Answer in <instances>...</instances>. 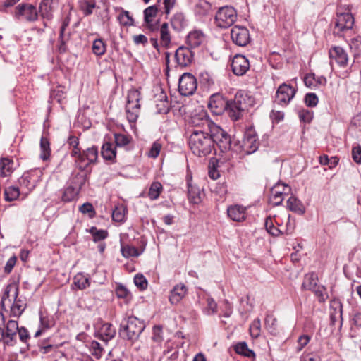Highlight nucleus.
I'll return each instance as SVG.
<instances>
[{
    "label": "nucleus",
    "mask_w": 361,
    "mask_h": 361,
    "mask_svg": "<svg viewBox=\"0 0 361 361\" xmlns=\"http://www.w3.org/2000/svg\"><path fill=\"white\" fill-rule=\"evenodd\" d=\"M188 143L192 153L198 157H205L214 149V140L209 131L192 130Z\"/></svg>",
    "instance_id": "obj_1"
},
{
    "label": "nucleus",
    "mask_w": 361,
    "mask_h": 361,
    "mask_svg": "<svg viewBox=\"0 0 361 361\" xmlns=\"http://www.w3.org/2000/svg\"><path fill=\"white\" fill-rule=\"evenodd\" d=\"M18 287L16 283H11L7 286L1 299V306L4 310L6 307L11 309V315L18 317L25 310V304L18 299Z\"/></svg>",
    "instance_id": "obj_2"
},
{
    "label": "nucleus",
    "mask_w": 361,
    "mask_h": 361,
    "mask_svg": "<svg viewBox=\"0 0 361 361\" xmlns=\"http://www.w3.org/2000/svg\"><path fill=\"white\" fill-rule=\"evenodd\" d=\"M140 92L135 89L129 90L127 96L126 112L128 120L130 122L136 121L140 109Z\"/></svg>",
    "instance_id": "obj_3"
},
{
    "label": "nucleus",
    "mask_w": 361,
    "mask_h": 361,
    "mask_svg": "<svg viewBox=\"0 0 361 361\" xmlns=\"http://www.w3.org/2000/svg\"><path fill=\"white\" fill-rule=\"evenodd\" d=\"M144 329L143 323L135 317H129L122 324L121 335L128 340L137 339Z\"/></svg>",
    "instance_id": "obj_4"
},
{
    "label": "nucleus",
    "mask_w": 361,
    "mask_h": 361,
    "mask_svg": "<svg viewBox=\"0 0 361 361\" xmlns=\"http://www.w3.org/2000/svg\"><path fill=\"white\" fill-rule=\"evenodd\" d=\"M18 331V322L11 319L5 324L4 316L0 313V341H4L6 343L9 344L16 337Z\"/></svg>",
    "instance_id": "obj_5"
},
{
    "label": "nucleus",
    "mask_w": 361,
    "mask_h": 361,
    "mask_svg": "<svg viewBox=\"0 0 361 361\" xmlns=\"http://www.w3.org/2000/svg\"><path fill=\"white\" fill-rule=\"evenodd\" d=\"M189 125L194 127L192 130H205L210 131L212 126H214L209 118L207 112L204 110L200 109L194 113L189 119Z\"/></svg>",
    "instance_id": "obj_6"
},
{
    "label": "nucleus",
    "mask_w": 361,
    "mask_h": 361,
    "mask_svg": "<svg viewBox=\"0 0 361 361\" xmlns=\"http://www.w3.org/2000/svg\"><path fill=\"white\" fill-rule=\"evenodd\" d=\"M235 10L231 6H224L219 9L215 16L216 25L221 28L231 26L236 20Z\"/></svg>",
    "instance_id": "obj_7"
},
{
    "label": "nucleus",
    "mask_w": 361,
    "mask_h": 361,
    "mask_svg": "<svg viewBox=\"0 0 361 361\" xmlns=\"http://www.w3.org/2000/svg\"><path fill=\"white\" fill-rule=\"evenodd\" d=\"M209 132L214 140V145L216 143L221 152H226L231 149V137L221 128L214 124V126H212V130Z\"/></svg>",
    "instance_id": "obj_8"
},
{
    "label": "nucleus",
    "mask_w": 361,
    "mask_h": 361,
    "mask_svg": "<svg viewBox=\"0 0 361 361\" xmlns=\"http://www.w3.org/2000/svg\"><path fill=\"white\" fill-rule=\"evenodd\" d=\"M98 157V149L95 147L87 149L76 157L75 164L80 170H85L91 164L94 163Z\"/></svg>",
    "instance_id": "obj_9"
},
{
    "label": "nucleus",
    "mask_w": 361,
    "mask_h": 361,
    "mask_svg": "<svg viewBox=\"0 0 361 361\" xmlns=\"http://www.w3.org/2000/svg\"><path fill=\"white\" fill-rule=\"evenodd\" d=\"M354 25V18L349 12L337 11L335 20L334 32L339 34L345 30H350Z\"/></svg>",
    "instance_id": "obj_10"
},
{
    "label": "nucleus",
    "mask_w": 361,
    "mask_h": 361,
    "mask_svg": "<svg viewBox=\"0 0 361 361\" xmlns=\"http://www.w3.org/2000/svg\"><path fill=\"white\" fill-rule=\"evenodd\" d=\"M196 78L190 73H185L179 79L178 90L182 95L193 94L197 90Z\"/></svg>",
    "instance_id": "obj_11"
},
{
    "label": "nucleus",
    "mask_w": 361,
    "mask_h": 361,
    "mask_svg": "<svg viewBox=\"0 0 361 361\" xmlns=\"http://www.w3.org/2000/svg\"><path fill=\"white\" fill-rule=\"evenodd\" d=\"M15 16L18 19L35 21L37 19L38 13L36 7L33 5L23 4L16 8Z\"/></svg>",
    "instance_id": "obj_12"
},
{
    "label": "nucleus",
    "mask_w": 361,
    "mask_h": 361,
    "mask_svg": "<svg viewBox=\"0 0 361 361\" xmlns=\"http://www.w3.org/2000/svg\"><path fill=\"white\" fill-rule=\"evenodd\" d=\"M259 147V142L257 137V135L255 131L252 129L247 130L242 140L241 147L242 150L245 154L254 153Z\"/></svg>",
    "instance_id": "obj_13"
},
{
    "label": "nucleus",
    "mask_w": 361,
    "mask_h": 361,
    "mask_svg": "<svg viewBox=\"0 0 361 361\" xmlns=\"http://www.w3.org/2000/svg\"><path fill=\"white\" fill-rule=\"evenodd\" d=\"M231 37L233 42L240 47L247 45L250 40L248 30L243 26H234L231 31Z\"/></svg>",
    "instance_id": "obj_14"
},
{
    "label": "nucleus",
    "mask_w": 361,
    "mask_h": 361,
    "mask_svg": "<svg viewBox=\"0 0 361 361\" xmlns=\"http://www.w3.org/2000/svg\"><path fill=\"white\" fill-rule=\"evenodd\" d=\"M295 90L290 85H281L276 94V102L282 106L287 105L295 96Z\"/></svg>",
    "instance_id": "obj_15"
},
{
    "label": "nucleus",
    "mask_w": 361,
    "mask_h": 361,
    "mask_svg": "<svg viewBox=\"0 0 361 361\" xmlns=\"http://www.w3.org/2000/svg\"><path fill=\"white\" fill-rule=\"evenodd\" d=\"M290 190L288 185L281 183H276L271 190L270 201L274 205H279L284 195H287Z\"/></svg>",
    "instance_id": "obj_16"
},
{
    "label": "nucleus",
    "mask_w": 361,
    "mask_h": 361,
    "mask_svg": "<svg viewBox=\"0 0 361 361\" xmlns=\"http://www.w3.org/2000/svg\"><path fill=\"white\" fill-rule=\"evenodd\" d=\"M232 71L236 75H243L250 68L247 59L240 54H236L231 63Z\"/></svg>",
    "instance_id": "obj_17"
},
{
    "label": "nucleus",
    "mask_w": 361,
    "mask_h": 361,
    "mask_svg": "<svg viewBox=\"0 0 361 361\" xmlns=\"http://www.w3.org/2000/svg\"><path fill=\"white\" fill-rule=\"evenodd\" d=\"M233 102L245 111L255 104V99L250 92L241 90L236 93Z\"/></svg>",
    "instance_id": "obj_18"
},
{
    "label": "nucleus",
    "mask_w": 361,
    "mask_h": 361,
    "mask_svg": "<svg viewBox=\"0 0 361 361\" xmlns=\"http://www.w3.org/2000/svg\"><path fill=\"white\" fill-rule=\"evenodd\" d=\"M188 288L183 283L176 285L170 291L169 300L171 305L178 304L187 295Z\"/></svg>",
    "instance_id": "obj_19"
},
{
    "label": "nucleus",
    "mask_w": 361,
    "mask_h": 361,
    "mask_svg": "<svg viewBox=\"0 0 361 361\" xmlns=\"http://www.w3.org/2000/svg\"><path fill=\"white\" fill-rule=\"evenodd\" d=\"M192 51L187 47H179L175 54V58L178 64L180 66H186L190 64L192 60Z\"/></svg>",
    "instance_id": "obj_20"
},
{
    "label": "nucleus",
    "mask_w": 361,
    "mask_h": 361,
    "mask_svg": "<svg viewBox=\"0 0 361 361\" xmlns=\"http://www.w3.org/2000/svg\"><path fill=\"white\" fill-rule=\"evenodd\" d=\"M228 102H226L220 95H212L209 101L208 106L215 114H221L226 109Z\"/></svg>",
    "instance_id": "obj_21"
},
{
    "label": "nucleus",
    "mask_w": 361,
    "mask_h": 361,
    "mask_svg": "<svg viewBox=\"0 0 361 361\" xmlns=\"http://www.w3.org/2000/svg\"><path fill=\"white\" fill-rule=\"evenodd\" d=\"M228 216L234 221H243L245 219L246 208L235 204L228 207L227 209Z\"/></svg>",
    "instance_id": "obj_22"
},
{
    "label": "nucleus",
    "mask_w": 361,
    "mask_h": 361,
    "mask_svg": "<svg viewBox=\"0 0 361 361\" xmlns=\"http://www.w3.org/2000/svg\"><path fill=\"white\" fill-rule=\"evenodd\" d=\"M58 3V0H42L39 6L41 16L44 18L50 19Z\"/></svg>",
    "instance_id": "obj_23"
},
{
    "label": "nucleus",
    "mask_w": 361,
    "mask_h": 361,
    "mask_svg": "<svg viewBox=\"0 0 361 361\" xmlns=\"http://www.w3.org/2000/svg\"><path fill=\"white\" fill-rule=\"evenodd\" d=\"M116 329L109 323H105L97 331V336L104 342L112 339L116 335Z\"/></svg>",
    "instance_id": "obj_24"
},
{
    "label": "nucleus",
    "mask_w": 361,
    "mask_h": 361,
    "mask_svg": "<svg viewBox=\"0 0 361 361\" xmlns=\"http://www.w3.org/2000/svg\"><path fill=\"white\" fill-rule=\"evenodd\" d=\"M329 56L332 60H335V61L340 66H345L347 64V54L343 49L340 47H335L330 49Z\"/></svg>",
    "instance_id": "obj_25"
},
{
    "label": "nucleus",
    "mask_w": 361,
    "mask_h": 361,
    "mask_svg": "<svg viewBox=\"0 0 361 361\" xmlns=\"http://www.w3.org/2000/svg\"><path fill=\"white\" fill-rule=\"evenodd\" d=\"M16 164L12 159L3 157L0 160V175L3 177L9 176L14 171Z\"/></svg>",
    "instance_id": "obj_26"
},
{
    "label": "nucleus",
    "mask_w": 361,
    "mask_h": 361,
    "mask_svg": "<svg viewBox=\"0 0 361 361\" xmlns=\"http://www.w3.org/2000/svg\"><path fill=\"white\" fill-rule=\"evenodd\" d=\"M160 360H175L180 359V360L185 361L187 357L183 350H178L177 348H171L166 351H164L163 356L159 357Z\"/></svg>",
    "instance_id": "obj_27"
},
{
    "label": "nucleus",
    "mask_w": 361,
    "mask_h": 361,
    "mask_svg": "<svg viewBox=\"0 0 361 361\" xmlns=\"http://www.w3.org/2000/svg\"><path fill=\"white\" fill-rule=\"evenodd\" d=\"M304 82L307 87L313 88L318 85H325L326 79L323 76H316L314 73L307 75L304 78Z\"/></svg>",
    "instance_id": "obj_28"
},
{
    "label": "nucleus",
    "mask_w": 361,
    "mask_h": 361,
    "mask_svg": "<svg viewBox=\"0 0 361 361\" xmlns=\"http://www.w3.org/2000/svg\"><path fill=\"white\" fill-rule=\"evenodd\" d=\"M159 37L161 44L168 48L171 44V35L168 23H163L159 28Z\"/></svg>",
    "instance_id": "obj_29"
},
{
    "label": "nucleus",
    "mask_w": 361,
    "mask_h": 361,
    "mask_svg": "<svg viewBox=\"0 0 361 361\" xmlns=\"http://www.w3.org/2000/svg\"><path fill=\"white\" fill-rule=\"evenodd\" d=\"M203 40V34L201 32L197 30L190 32L187 37L188 44L192 48L200 45Z\"/></svg>",
    "instance_id": "obj_30"
},
{
    "label": "nucleus",
    "mask_w": 361,
    "mask_h": 361,
    "mask_svg": "<svg viewBox=\"0 0 361 361\" xmlns=\"http://www.w3.org/2000/svg\"><path fill=\"white\" fill-rule=\"evenodd\" d=\"M51 156L50 143L47 138L42 137L40 140L39 157L44 161L49 159Z\"/></svg>",
    "instance_id": "obj_31"
},
{
    "label": "nucleus",
    "mask_w": 361,
    "mask_h": 361,
    "mask_svg": "<svg viewBox=\"0 0 361 361\" xmlns=\"http://www.w3.org/2000/svg\"><path fill=\"white\" fill-rule=\"evenodd\" d=\"M102 156L106 160L112 161L116 157V150L112 143L105 142L102 147Z\"/></svg>",
    "instance_id": "obj_32"
},
{
    "label": "nucleus",
    "mask_w": 361,
    "mask_h": 361,
    "mask_svg": "<svg viewBox=\"0 0 361 361\" xmlns=\"http://www.w3.org/2000/svg\"><path fill=\"white\" fill-rule=\"evenodd\" d=\"M287 207L290 210L300 214L305 212V208L301 202L293 196L290 197L287 200Z\"/></svg>",
    "instance_id": "obj_33"
},
{
    "label": "nucleus",
    "mask_w": 361,
    "mask_h": 361,
    "mask_svg": "<svg viewBox=\"0 0 361 361\" xmlns=\"http://www.w3.org/2000/svg\"><path fill=\"white\" fill-rule=\"evenodd\" d=\"M226 109L228 111L229 116L233 121L238 120L242 116L243 112L244 111L243 109H240V106L233 102L228 103Z\"/></svg>",
    "instance_id": "obj_34"
},
{
    "label": "nucleus",
    "mask_w": 361,
    "mask_h": 361,
    "mask_svg": "<svg viewBox=\"0 0 361 361\" xmlns=\"http://www.w3.org/2000/svg\"><path fill=\"white\" fill-rule=\"evenodd\" d=\"M117 9L121 11L120 13L117 17L119 23L123 26L129 27L133 25L134 20L133 17L130 15V13L127 11H124L121 8Z\"/></svg>",
    "instance_id": "obj_35"
},
{
    "label": "nucleus",
    "mask_w": 361,
    "mask_h": 361,
    "mask_svg": "<svg viewBox=\"0 0 361 361\" xmlns=\"http://www.w3.org/2000/svg\"><path fill=\"white\" fill-rule=\"evenodd\" d=\"M171 25L174 30L180 31L186 26V20L183 13H176L171 19Z\"/></svg>",
    "instance_id": "obj_36"
},
{
    "label": "nucleus",
    "mask_w": 361,
    "mask_h": 361,
    "mask_svg": "<svg viewBox=\"0 0 361 361\" xmlns=\"http://www.w3.org/2000/svg\"><path fill=\"white\" fill-rule=\"evenodd\" d=\"M36 178H32L31 173H25L20 180L22 186L27 188L28 190H33L36 186Z\"/></svg>",
    "instance_id": "obj_37"
},
{
    "label": "nucleus",
    "mask_w": 361,
    "mask_h": 361,
    "mask_svg": "<svg viewBox=\"0 0 361 361\" xmlns=\"http://www.w3.org/2000/svg\"><path fill=\"white\" fill-rule=\"evenodd\" d=\"M114 141L116 147L126 148L132 141V137L122 133L114 134Z\"/></svg>",
    "instance_id": "obj_38"
},
{
    "label": "nucleus",
    "mask_w": 361,
    "mask_h": 361,
    "mask_svg": "<svg viewBox=\"0 0 361 361\" xmlns=\"http://www.w3.org/2000/svg\"><path fill=\"white\" fill-rule=\"evenodd\" d=\"M317 277L314 274H308L305 276L302 288L304 290H314L316 288Z\"/></svg>",
    "instance_id": "obj_39"
},
{
    "label": "nucleus",
    "mask_w": 361,
    "mask_h": 361,
    "mask_svg": "<svg viewBox=\"0 0 361 361\" xmlns=\"http://www.w3.org/2000/svg\"><path fill=\"white\" fill-rule=\"evenodd\" d=\"M234 348L235 351L239 355H242L249 358L255 357V353L248 348L245 342L238 343L235 345Z\"/></svg>",
    "instance_id": "obj_40"
},
{
    "label": "nucleus",
    "mask_w": 361,
    "mask_h": 361,
    "mask_svg": "<svg viewBox=\"0 0 361 361\" xmlns=\"http://www.w3.org/2000/svg\"><path fill=\"white\" fill-rule=\"evenodd\" d=\"M188 198L192 204H198L201 202L200 190L198 188L188 184Z\"/></svg>",
    "instance_id": "obj_41"
},
{
    "label": "nucleus",
    "mask_w": 361,
    "mask_h": 361,
    "mask_svg": "<svg viewBox=\"0 0 361 361\" xmlns=\"http://www.w3.org/2000/svg\"><path fill=\"white\" fill-rule=\"evenodd\" d=\"M274 221L279 225L276 220L273 219L271 217H268L265 220L264 226L269 233L273 236H278L281 233V231L274 226Z\"/></svg>",
    "instance_id": "obj_42"
},
{
    "label": "nucleus",
    "mask_w": 361,
    "mask_h": 361,
    "mask_svg": "<svg viewBox=\"0 0 361 361\" xmlns=\"http://www.w3.org/2000/svg\"><path fill=\"white\" fill-rule=\"evenodd\" d=\"M73 281L74 285L80 290H83L90 286L89 279L81 273L77 274Z\"/></svg>",
    "instance_id": "obj_43"
},
{
    "label": "nucleus",
    "mask_w": 361,
    "mask_h": 361,
    "mask_svg": "<svg viewBox=\"0 0 361 361\" xmlns=\"http://www.w3.org/2000/svg\"><path fill=\"white\" fill-rule=\"evenodd\" d=\"M80 190V188H75L73 186L67 187L63 194L62 199L65 202H70L74 200Z\"/></svg>",
    "instance_id": "obj_44"
},
{
    "label": "nucleus",
    "mask_w": 361,
    "mask_h": 361,
    "mask_svg": "<svg viewBox=\"0 0 361 361\" xmlns=\"http://www.w3.org/2000/svg\"><path fill=\"white\" fill-rule=\"evenodd\" d=\"M20 195V191L18 187L10 186L5 189L4 196L6 201H13L18 198Z\"/></svg>",
    "instance_id": "obj_45"
},
{
    "label": "nucleus",
    "mask_w": 361,
    "mask_h": 361,
    "mask_svg": "<svg viewBox=\"0 0 361 361\" xmlns=\"http://www.w3.org/2000/svg\"><path fill=\"white\" fill-rule=\"evenodd\" d=\"M331 307L334 310V312L331 313L332 322H334L338 318L342 319L343 307L341 303L334 300L331 302Z\"/></svg>",
    "instance_id": "obj_46"
},
{
    "label": "nucleus",
    "mask_w": 361,
    "mask_h": 361,
    "mask_svg": "<svg viewBox=\"0 0 361 361\" xmlns=\"http://www.w3.org/2000/svg\"><path fill=\"white\" fill-rule=\"evenodd\" d=\"M95 6V0H83L80 2V8L86 16L92 14Z\"/></svg>",
    "instance_id": "obj_47"
},
{
    "label": "nucleus",
    "mask_w": 361,
    "mask_h": 361,
    "mask_svg": "<svg viewBox=\"0 0 361 361\" xmlns=\"http://www.w3.org/2000/svg\"><path fill=\"white\" fill-rule=\"evenodd\" d=\"M162 190V185L159 182H154L151 185L148 195L152 200H156L159 197Z\"/></svg>",
    "instance_id": "obj_48"
},
{
    "label": "nucleus",
    "mask_w": 361,
    "mask_h": 361,
    "mask_svg": "<svg viewBox=\"0 0 361 361\" xmlns=\"http://www.w3.org/2000/svg\"><path fill=\"white\" fill-rule=\"evenodd\" d=\"M92 51L97 56L103 55L106 51L104 42L101 39H95L92 44Z\"/></svg>",
    "instance_id": "obj_49"
},
{
    "label": "nucleus",
    "mask_w": 361,
    "mask_h": 361,
    "mask_svg": "<svg viewBox=\"0 0 361 361\" xmlns=\"http://www.w3.org/2000/svg\"><path fill=\"white\" fill-rule=\"evenodd\" d=\"M90 350L95 359L99 360L102 358L104 350L97 341H94L91 343Z\"/></svg>",
    "instance_id": "obj_50"
},
{
    "label": "nucleus",
    "mask_w": 361,
    "mask_h": 361,
    "mask_svg": "<svg viewBox=\"0 0 361 361\" xmlns=\"http://www.w3.org/2000/svg\"><path fill=\"white\" fill-rule=\"evenodd\" d=\"M68 144L73 147L71 151V156L76 158L80 154V149L78 148L79 140L77 137L70 136L68 140Z\"/></svg>",
    "instance_id": "obj_51"
},
{
    "label": "nucleus",
    "mask_w": 361,
    "mask_h": 361,
    "mask_svg": "<svg viewBox=\"0 0 361 361\" xmlns=\"http://www.w3.org/2000/svg\"><path fill=\"white\" fill-rule=\"evenodd\" d=\"M261 332V322L259 319H255L250 326V333L252 338H257Z\"/></svg>",
    "instance_id": "obj_52"
},
{
    "label": "nucleus",
    "mask_w": 361,
    "mask_h": 361,
    "mask_svg": "<svg viewBox=\"0 0 361 361\" xmlns=\"http://www.w3.org/2000/svg\"><path fill=\"white\" fill-rule=\"evenodd\" d=\"M121 253L122 255L126 258L130 257H137L140 255L136 247L130 245L122 246Z\"/></svg>",
    "instance_id": "obj_53"
},
{
    "label": "nucleus",
    "mask_w": 361,
    "mask_h": 361,
    "mask_svg": "<svg viewBox=\"0 0 361 361\" xmlns=\"http://www.w3.org/2000/svg\"><path fill=\"white\" fill-rule=\"evenodd\" d=\"M79 210L84 214H88L89 217L92 218L95 216V210L91 203L86 202L82 204Z\"/></svg>",
    "instance_id": "obj_54"
},
{
    "label": "nucleus",
    "mask_w": 361,
    "mask_h": 361,
    "mask_svg": "<svg viewBox=\"0 0 361 361\" xmlns=\"http://www.w3.org/2000/svg\"><path fill=\"white\" fill-rule=\"evenodd\" d=\"M157 12V9L154 6H149L144 11L145 20L148 25L152 21V18L156 16Z\"/></svg>",
    "instance_id": "obj_55"
},
{
    "label": "nucleus",
    "mask_w": 361,
    "mask_h": 361,
    "mask_svg": "<svg viewBox=\"0 0 361 361\" xmlns=\"http://www.w3.org/2000/svg\"><path fill=\"white\" fill-rule=\"evenodd\" d=\"M315 295L319 298L320 302H324L328 298L326 290L323 286H317L314 290H312Z\"/></svg>",
    "instance_id": "obj_56"
},
{
    "label": "nucleus",
    "mask_w": 361,
    "mask_h": 361,
    "mask_svg": "<svg viewBox=\"0 0 361 361\" xmlns=\"http://www.w3.org/2000/svg\"><path fill=\"white\" fill-rule=\"evenodd\" d=\"M125 218V211L122 207H116L112 212V219L117 222H121Z\"/></svg>",
    "instance_id": "obj_57"
},
{
    "label": "nucleus",
    "mask_w": 361,
    "mask_h": 361,
    "mask_svg": "<svg viewBox=\"0 0 361 361\" xmlns=\"http://www.w3.org/2000/svg\"><path fill=\"white\" fill-rule=\"evenodd\" d=\"M350 47L355 54H360L361 52V37L352 39Z\"/></svg>",
    "instance_id": "obj_58"
},
{
    "label": "nucleus",
    "mask_w": 361,
    "mask_h": 361,
    "mask_svg": "<svg viewBox=\"0 0 361 361\" xmlns=\"http://www.w3.org/2000/svg\"><path fill=\"white\" fill-rule=\"evenodd\" d=\"M134 283L136 286L142 290H145L147 287V281L146 279L140 274H137L134 277Z\"/></svg>",
    "instance_id": "obj_59"
},
{
    "label": "nucleus",
    "mask_w": 361,
    "mask_h": 361,
    "mask_svg": "<svg viewBox=\"0 0 361 361\" xmlns=\"http://www.w3.org/2000/svg\"><path fill=\"white\" fill-rule=\"evenodd\" d=\"M305 104L308 106H315L318 103V97L314 93L307 94L305 98Z\"/></svg>",
    "instance_id": "obj_60"
},
{
    "label": "nucleus",
    "mask_w": 361,
    "mask_h": 361,
    "mask_svg": "<svg viewBox=\"0 0 361 361\" xmlns=\"http://www.w3.org/2000/svg\"><path fill=\"white\" fill-rule=\"evenodd\" d=\"M161 149V145L158 142H155L153 143L149 153L148 156L152 158H156L159 154L160 150Z\"/></svg>",
    "instance_id": "obj_61"
},
{
    "label": "nucleus",
    "mask_w": 361,
    "mask_h": 361,
    "mask_svg": "<svg viewBox=\"0 0 361 361\" xmlns=\"http://www.w3.org/2000/svg\"><path fill=\"white\" fill-rule=\"evenodd\" d=\"M300 119L305 123H310L313 118V114L309 110L302 109L299 111Z\"/></svg>",
    "instance_id": "obj_62"
},
{
    "label": "nucleus",
    "mask_w": 361,
    "mask_h": 361,
    "mask_svg": "<svg viewBox=\"0 0 361 361\" xmlns=\"http://www.w3.org/2000/svg\"><path fill=\"white\" fill-rule=\"evenodd\" d=\"M91 233H92L94 241L103 240V239L106 238L107 236V233L105 231H104V230L97 231L94 228H92L91 229Z\"/></svg>",
    "instance_id": "obj_63"
},
{
    "label": "nucleus",
    "mask_w": 361,
    "mask_h": 361,
    "mask_svg": "<svg viewBox=\"0 0 361 361\" xmlns=\"http://www.w3.org/2000/svg\"><path fill=\"white\" fill-rule=\"evenodd\" d=\"M353 159L357 164H361V147L356 146L352 149Z\"/></svg>",
    "instance_id": "obj_64"
}]
</instances>
